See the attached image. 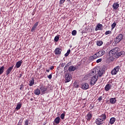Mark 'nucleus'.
Wrapping results in <instances>:
<instances>
[{
	"mask_svg": "<svg viewBox=\"0 0 125 125\" xmlns=\"http://www.w3.org/2000/svg\"><path fill=\"white\" fill-rule=\"evenodd\" d=\"M100 70L98 71L97 69H94L92 70L91 72L90 73V77H97V74H98L99 77H102L103 73H100Z\"/></svg>",
	"mask_w": 125,
	"mask_h": 125,
	"instance_id": "f257e3e1",
	"label": "nucleus"
},
{
	"mask_svg": "<svg viewBox=\"0 0 125 125\" xmlns=\"http://www.w3.org/2000/svg\"><path fill=\"white\" fill-rule=\"evenodd\" d=\"M120 51V48L118 47H115L113 49H112L109 52V55L111 56H116L118 52Z\"/></svg>",
	"mask_w": 125,
	"mask_h": 125,
	"instance_id": "f03ea898",
	"label": "nucleus"
},
{
	"mask_svg": "<svg viewBox=\"0 0 125 125\" xmlns=\"http://www.w3.org/2000/svg\"><path fill=\"white\" fill-rule=\"evenodd\" d=\"M97 80H98V75L97 76H92L91 77L90 83L91 85H94L95 83H96V82H97Z\"/></svg>",
	"mask_w": 125,
	"mask_h": 125,
	"instance_id": "7ed1b4c3",
	"label": "nucleus"
},
{
	"mask_svg": "<svg viewBox=\"0 0 125 125\" xmlns=\"http://www.w3.org/2000/svg\"><path fill=\"white\" fill-rule=\"evenodd\" d=\"M124 36H123V34H120L119 36H118L115 39L114 42L116 43H119L121 41H122V39H123Z\"/></svg>",
	"mask_w": 125,
	"mask_h": 125,
	"instance_id": "20e7f679",
	"label": "nucleus"
},
{
	"mask_svg": "<svg viewBox=\"0 0 125 125\" xmlns=\"http://www.w3.org/2000/svg\"><path fill=\"white\" fill-rule=\"evenodd\" d=\"M119 70H120V66L118 65L114 67L111 71V75H117L119 72Z\"/></svg>",
	"mask_w": 125,
	"mask_h": 125,
	"instance_id": "39448f33",
	"label": "nucleus"
},
{
	"mask_svg": "<svg viewBox=\"0 0 125 125\" xmlns=\"http://www.w3.org/2000/svg\"><path fill=\"white\" fill-rule=\"evenodd\" d=\"M71 80H72V76L71 74H66L65 76V83H69V82H71Z\"/></svg>",
	"mask_w": 125,
	"mask_h": 125,
	"instance_id": "423d86ee",
	"label": "nucleus"
},
{
	"mask_svg": "<svg viewBox=\"0 0 125 125\" xmlns=\"http://www.w3.org/2000/svg\"><path fill=\"white\" fill-rule=\"evenodd\" d=\"M40 89L42 94H45V91H47V86L43 85L40 86Z\"/></svg>",
	"mask_w": 125,
	"mask_h": 125,
	"instance_id": "0eeeda50",
	"label": "nucleus"
},
{
	"mask_svg": "<svg viewBox=\"0 0 125 125\" xmlns=\"http://www.w3.org/2000/svg\"><path fill=\"white\" fill-rule=\"evenodd\" d=\"M95 124L97 125H103L104 124V121H103L101 118H98L95 120Z\"/></svg>",
	"mask_w": 125,
	"mask_h": 125,
	"instance_id": "6e6552de",
	"label": "nucleus"
},
{
	"mask_svg": "<svg viewBox=\"0 0 125 125\" xmlns=\"http://www.w3.org/2000/svg\"><path fill=\"white\" fill-rule=\"evenodd\" d=\"M55 55H61V52H62V49L58 47L55 49V50L54 51Z\"/></svg>",
	"mask_w": 125,
	"mask_h": 125,
	"instance_id": "1a4fd4ad",
	"label": "nucleus"
},
{
	"mask_svg": "<svg viewBox=\"0 0 125 125\" xmlns=\"http://www.w3.org/2000/svg\"><path fill=\"white\" fill-rule=\"evenodd\" d=\"M95 54H97L98 57H101V56H103L104 54H105V51L104 50H100L99 52H98Z\"/></svg>",
	"mask_w": 125,
	"mask_h": 125,
	"instance_id": "9d476101",
	"label": "nucleus"
},
{
	"mask_svg": "<svg viewBox=\"0 0 125 125\" xmlns=\"http://www.w3.org/2000/svg\"><path fill=\"white\" fill-rule=\"evenodd\" d=\"M85 119L89 122L91 119H92V113L91 112H88V114L85 116Z\"/></svg>",
	"mask_w": 125,
	"mask_h": 125,
	"instance_id": "9b49d317",
	"label": "nucleus"
},
{
	"mask_svg": "<svg viewBox=\"0 0 125 125\" xmlns=\"http://www.w3.org/2000/svg\"><path fill=\"white\" fill-rule=\"evenodd\" d=\"M88 87H89V85L87 83H83L82 84L81 88H82L83 89H88Z\"/></svg>",
	"mask_w": 125,
	"mask_h": 125,
	"instance_id": "f8f14e48",
	"label": "nucleus"
},
{
	"mask_svg": "<svg viewBox=\"0 0 125 125\" xmlns=\"http://www.w3.org/2000/svg\"><path fill=\"white\" fill-rule=\"evenodd\" d=\"M98 58L97 54H95L92 56H90L89 57V61H90L92 62V61H93V60H95V59H96Z\"/></svg>",
	"mask_w": 125,
	"mask_h": 125,
	"instance_id": "ddd939ff",
	"label": "nucleus"
},
{
	"mask_svg": "<svg viewBox=\"0 0 125 125\" xmlns=\"http://www.w3.org/2000/svg\"><path fill=\"white\" fill-rule=\"evenodd\" d=\"M13 67H14V65H13L10 67H9L7 70L6 71V76H8L10 73H11V71L13 70Z\"/></svg>",
	"mask_w": 125,
	"mask_h": 125,
	"instance_id": "4468645a",
	"label": "nucleus"
},
{
	"mask_svg": "<svg viewBox=\"0 0 125 125\" xmlns=\"http://www.w3.org/2000/svg\"><path fill=\"white\" fill-rule=\"evenodd\" d=\"M119 7H120V4L118 3V2H115L113 3L112 5V8H113V9H114V10H117V9H118V8H119Z\"/></svg>",
	"mask_w": 125,
	"mask_h": 125,
	"instance_id": "2eb2a0df",
	"label": "nucleus"
},
{
	"mask_svg": "<svg viewBox=\"0 0 125 125\" xmlns=\"http://www.w3.org/2000/svg\"><path fill=\"white\" fill-rule=\"evenodd\" d=\"M99 118L104 122V121L107 119V116L106 115L105 113H103L101 116H100Z\"/></svg>",
	"mask_w": 125,
	"mask_h": 125,
	"instance_id": "dca6fc26",
	"label": "nucleus"
},
{
	"mask_svg": "<svg viewBox=\"0 0 125 125\" xmlns=\"http://www.w3.org/2000/svg\"><path fill=\"white\" fill-rule=\"evenodd\" d=\"M111 87H112V85H111V84L110 83H108L105 85L104 89L105 91H109V90L111 89Z\"/></svg>",
	"mask_w": 125,
	"mask_h": 125,
	"instance_id": "f3484780",
	"label": "nucleus"
},
{
	"mask_svg": "<svg viewBox=\"0 0 125 125\" xmlns=\"http://www.w3.org/2000/svg\"><path fill=\"white\" fill-rule=\"evenodd\" d=\"M22 63H23V61H22V60L18 62L16 64V68H20V67H21V65H22Z\"/></svg>",
	"mask_w": 125,
	"mask_h": 125,
	"instance_id": "a211bd4d",
	"label": "nucleus"
},
{
	"mask_svg": "<svg viewBox=\"0 0 125 125\" xmlns=\"http://www.w3.org/2000/svg\"><path fill=\"white\" fill-rule=\"evenodd\" d=\"M116 99V98H111L109 100L110 103H111V104H115V103L117 102V100Z\"/></svg>",
	"mask_w": 125,
	"mask_h": 125,
	"instance_id": "6ab92c4d",
	"label": "nucleus"
},
{
	"mask_svg": "<svg viewBox=\"0 0 125 125\" xmlns=\"http://www.w3.org/2000/svg\"><path fill=\"white\" fill-rule=\"evenodd\" d=\"M102 26H103L102 24L99 23L96 26L95 31H98L99 30H101V28H102Z\"/></svg>",
	"mask_w": 125,
	"mask_h": 125,
	"instance_id": "aec40b11",
	"label": "nucleus"
},
{
	"mask_svg": "<svg viewBox=\"0 0 125 125\" xmlns=\"http://www.w3.org/2000/svg\"><path fill=\"white\" fill-rule=\"evenodd\" d=\"M76 70V66L75 67L74 65H71L68 68V71L69 72H73V71Z\"/></svg>",
	"mask_w": 125,
	"mask_h": 125,
	"instance_id": "412c9836",
	"label": "nucleus"
},
{
	"mask_svg": "<svg viewBox=\"0 0 125 125\" xmlns=\"http://www.w3.org/2000/svg\"><path fill=\"white\" fill-rule=\"evenodd\" d=\"M34 83H35V79H34V78H32L31 80L29 81V85H30V86H33Z\"/></svg>",
	"mask_w": 125,
	"mask_h": 125,
	"instance_id": "4be33fe9",
	"label": "nucleus"
},
{
	"mask_svg": "<svg viewBox=\"0 0 125 125\" xmlns=\"http://www.w3.org/2000/svg\"><path fill=\"white\" fill-rule=\"evenodd\" d=\"M34 93L36 95H40L41 94V90L39 88H37L34 90Z\"/></svg>",
	"mask_w": 125,
	"mask_h": 125,
	"instance_id": "5701e85b",
	"label": "nucleus"
},
{
	"mask_svg": "<svg viewBox=\"0 0 125 125\" xmlns=\"http://www.w3.org/2000/svg\"><path fill=\"white\" fill-rule=\"evenodd\" d=\"M54 122L56 125H58L60 123V117L59 116L57 117L54 120Z\"/></svg>",
	"mask_w": 125,
	"mask_h": 125,
	"instance_id": "b1692460",
	"label": "nucleus"
},
{
	"mask_svg": "<svg viewBox=\"0 0 125 125\" xmlns=\"http://www.w3.org/2000/svg\"><path fill=\"white\" fill-rule=\"evenodd\" d=\"M116 122V118L115 117L111 118L109 121L110 125H114V123Z\"/></svg>",
	"mask_w": 125,
	"mask_h": 125,
	"instance_id": "393cba45",
	"label": "nucleus"
},
{
	"mask_svg": "<svg viewBox=\"0 0 125 125\" xmlns=\"http://www.w3.org/2000/svg\"><path fill=\"white\" fill-rule=\"evenodd\" d=\"M123 53H124V52L118 51L117 52V54H116V55L115 56L116 58H119L120 56H121V55H123Z\"/></svg>",
	"mask_w": 125,
	"mask_h": 125,
	"instance_id": "a878e982",
	"label": "nucleus"
},
{
	"mask_svg": "<svg viewBox=\"0 0 125 125\" xmlns=\"http://www.w3.org/2000/svg\"><path fill=\"white\" fill-rule=\"evenodd\" d=\"M21 107H22V104L19 103L17 105L16 109V110H20V109L21 108Z\"/></svg>",
	"mask_w": 125,
	"mask_h": 125,
	"instance_id": "bb28decb",
	"label": "nucleus"
},
{
	"mask_svg": "<svg viewBox=\"0 0 125 125\" xmlns=\"http://www.w3.org/2000/svg\"><path fill=\"white\" fill-rule=\"evenodd\" d=\"M3 72H4V66H2L0 67V75H1Z\"/></svg>",
	"mask_w": 125,
	"mask_h": 125,
	"instance_id": "cd10ccee",
	"label": "nucleus"
},
{
	"mask_svg": "<svg viewBox=\"0 0 125 125\" xmlns=\"http://www.w3.org/2000/svg\"><path fill=\"white\" fill-rule=\"evenodd\" d=\"M102 44H103V42H102V41H99L97 42V45L98 46H101Z\"/></svg>",
	"mask_w": 125,
	"mask_h": 125,
	"instance_id": "c85d7f7f",
	"label": "nucleus"
},
{
	"mask_svg": "<svg viewBox=\"0 0 125 125\" xmlns=\"http://www.w3.org/2000/svg\"><path fill=\"white\" fill-rule=\"evenodd\" d=\"M110 56V60H111V61H114V60H115V58H116V56H111L109 55Z\"/></svg>",
	"mask_w": 125,
	"mask_h": 125,
	"instance_id": "c756f323",
	"label": "nucleus"
},
{
	"mask_svg": "<svg viewBox=\"0 0 125 125\" xmlns=\"http://www.w3.org/2000/svg\"><path fill=\"white\" fill-rule=\"evenodd\" d=\"M116 25H117L116 22H113L112 24V25H111V30H114V29H115V27H116Z\"/></svg>",
	"mask_w": 125,
	"mask_h": 125,
	"instance_id": "7c9ffc66",
	"label": "nucleus"
},
{
	"mask_svg": "<svg viewBox=\"0 0 125 125\" xmlns=\"http://www.w3.org/2000/svg\"><path fill=\"white\" fill-rule=\"evenodd\" d=\"M54 41L57 42L59 41V35L56 36L54 38Z\"/></svg>",
	"mask_w": 125,
	"mask_h": 125,
	"instance_id": "2f4dec72",
	"label": "nucleus"
},
{
	"mask_svg": "<svg viewBox=\"0 0 125 125\" xmlns=\"http://www.w3.org/2000/svg\"><path fill=\"white\" fill-rule=\"evenodd\" d=\"M61 118L62 120H64V119H65V113H62L61 115Z\"/></svg>",
	"mask_w": 125,
	"mask_h": 125,
	"instance_id": "473e14b6",
	"label": "nucleus"
},
{
	"mask_svg": "<svg viewBox=\"0 0 125 125\" xmlns=\"http://www.w3.org/2000/svg\"><path fill=\"white\" fill-rule=\"evenodd\" d=\"M110 34H112V31H106L105 33V35H110Z\"/></svg>",
	"mask_w": 125,
	"mask_h": 125,
	"instance_id": "72a5a7b5",
	"label": "nucleus"
},
{
	"mask_svg": "<svg viewBox=\"0 0 125 125\" xmlns=\"http://www.w3.org/2000/svg\"><path fill=\"white\" fill-rule=\"evenodd\" d=\"M72 36H76L77 35V30H73L72 32Z\"/></svg>",
	"mask_w": 125,
	"mask_h": 125,
	"instance_id": "f704fd0d",
	"label": "nucleus"
},
{
	"mask_svg": "<svg viewBox=\"0 0 125 125\" xmlns=\"http://www.w3.org/2000/svg\"><path fill=\"white\" fill-rule=\"evenodd\" d=\"M20 90H24V85L23 84H21L20 85Z\"/></svg>",
	"mask_w": 125,
	"mask_h": 125,
	"instance_id": "c9c22d12",
	"label": "nucleus"
},
{
	"mask_svg": "<svg viewBox=\"0 0 125 125\" xmlns=\"http://www.w3.org/2000/svg\"><path fill=\"white\" fill-rule=\"evenodd\" d=\"M22 123H23V120H20L17 125H22Z\"/></svg>",
	"mask_w": 125,
	"mask_h": 125,
	"instance_id": "e433bc0d",
	"label": "nucleus"
},
{
	"mask_svg": "<svg viewBox=\"0 0 125 125\" xmlns=\"http://www.w3.org/2000/svg\"><path fill=\"white\" fill-rule=\"evenodd\" d=\"M71 65H72V62H69L68 63H67L66 65V66L67 67H69V66H71Z\"/></svg>",
	"mask_w": 125,
	"mask_h": 125,
	"instance_id": "4c0bfd02",
	"label": "nucleus"
},
{
	"mask_svg": "<svg viewBox=\"0 0 125 125\" xmlns=\"http://www.w3.org/2000/svg\"><path fill=\"white\" fill-rule=\"evenodd\" d=\"M65 1L66 0H60V4H63V3H64Z\"/></svg>",
	"mask_w": 125,
	"mask_h": 125,
	"instance_id": "58836bf2",
	"label": "nucleus"
},
{
	"mask_svg": "<svg viewBox=\"0 0 125 125\" xmlns=\"http://www.w3.org/2000/svg\"><path fill=\"white\" fill-rule=\"evenodd\" d=\"M39 25V21L36 22L35 24L34 25L33 27H35V28L38 27V25Z\"/></svg>",
	"mask_w": 125,
	"mask_h": 125,
	"instance_id": "ea45409f",
	"label": "nucleus"
},
{
	"mask_svg": "<svg viewBox=\"0 0 125 125\" xmlns=\"http://www.w3.org/2000/svg\"><path fill=\"white\" fill-rule=\"evenodd\" d=\"M102 62V59H99L96 61L97 63H100V62Z\"/></svg>",
	"mask_w": 125,
	"mask_h": 125,
	"instance_id": "a19ab883",
	"label": "nucleus"
},
{
	"mask_svg": "<svg viewBox=\"0 0 125 125\" xmlns=\"http://www.w3.org/2000/svg\"><path fill=\"white\" fill-rule=\"evenodd\" d=\"M25 125H29V120H26L25 123H24Z\"/></svg>",
	"mask_w": 125,
	"mask_h": 125,
	"instance_id": "79ce46f5",
	"label": "nucleus"
},
{
	"mask_svg": "<svg viewBox=\"0 0 125 125\" xmlns=\"http://www.w3.org/2000/svg\"><path fill=\"white\" fill-rule=\"evenodd\" d=\"M47 78L49 79V80H51V79H52V74H51L49 76H47Z\"/></svg>",
	"mask_w": 125,
	"mask_h": 125,
	"instance_id": "37998d69",
	"label": "nucleus"
},
{
	"mask_svg": "<svg viewBox=\"0 0 125 125\" xmlns=\"http://www.w3.org/2000/svg\"><path fill=\"white\" fill-rule=\"evenodd\" d=\"M68 67L66 65H65V66H64V71H65V72L67 71H68Z\"/></svg>",
	"mask_w": 125,
	"mask_h": 125,
	"instance_id": "c03bdc74",
	"label": "nucleus"
},
{
	"mask_svg": "<svg viewBox=\"0 0 125 125\" xmlns=\"http://www.w3.org/2000/svg\"><path fill=\"white\" fill-rule=\"evenodd\" d=\"M102 98H103L102 96H100L99 97V98L98 99L99 102H100L101 101V100H102Z\"/></svg>",
	"mask_w": 125,
	"mask_h": 125,
	"instance_id": "a18cd8bd",
	"label": "nucleus"
},
{
	"mask_svg": "<svg viewBox=\"0 0 125 125\" xmlns=\"http://www.w3.org/2000/svg\"><path fill=\"white\" fill-rule=\"evenodd\" d=\"M35 30H36L35 27L33 26V27L31 29V32H33V31H35Z\"/></svg>",
	"mask_w": 125,
	"mask_h": 125,
	"instance_id": "49530a36",
	"label": "nucleus"
},
{
	"mask_svg": "<svg viewBox=\"0 0 125 125\" xmlns=\"http://www.w3.org/2000/svg\"><path fill=\"white\" fill-rule=\"evenodd\" d=\"M70 52H71V50L70 49H69L67 51V52L66 53L68 54H70Z\"/></svg>",
	"mask_w": 125,
	"mask_h": 125,
	"instance_id": "de8ad7c7",
	"label": "nucleus"
},
{
	"mask_svg": "<svg viewBox=\"0 0 125 125\" xmlns=\"http://www.w3.org/2000/svg\"><path fill=\"white\" fill-rule=\"evenodd\" d=\"M53 69H54V66H51L50 67V70H53Z\"/></svg>",
	"mask_w": 125,
	"mask_h": 125,
	"instance_id": "09e8293b",
	"label": "nucleus"
},
{
	"mask_svg": "<svg viewBox=\"0 0 125 125\" xmlns=\"http://www.w3.org/2000/svg\"><path fill=\"white\" fill-rule=\"evenodd\" d=\"M64 56H65V57H67V56H69V54H68L67 53H65V54H64Z\"/></svg>",
	"mask_w": 125,
	"mask_h": 125,
	"instance_id": "8fccbe9b",
	"label": "nucleus"
},
{
	"mask_svg": "<svg viewBox=\"0 0 125 125\" xmlns=\"http://www.w3.org/2000/svg\"><path fill=\"white\" fill-rule=\"evenodd\" d=\"M46 71L47 72V73H49V69H46Z\"/></svg>",
	"mask_w": 125,
	"mask_h": 125,
	"instance_id": "3c124183",
	"label": "nucleus"
},
{
	"mask_svg": "<svg viewBox=\"0 0 125 125\" xmlns=\"http://www.w3.org/2000/svg\"><path fill=\"white\" fill-rule=\"evenodd\" d=\"M22 74H21L20 76V78H21V77H22Z\"/></svg>",
	"mask_w": 125,
	"mask_h": 125,
	"instance_id": "603ef678",
	"label": "nucleus"
},
{
	"mask_svg": "<svg viewBox=\"0 0 125 125\" xmlns=\"http://www.w3.org/2000/svg\"><path fill=\"white\" fill-rule=\"evenodd\" d=\"M31 101H33V99L32 98L31 99Z\"/></svg>",
	"mask_w": 125,
	"mask_h": 125,
	"instance_id": "864d4df0",
	"label": "nucleus"
}]
</instances>
